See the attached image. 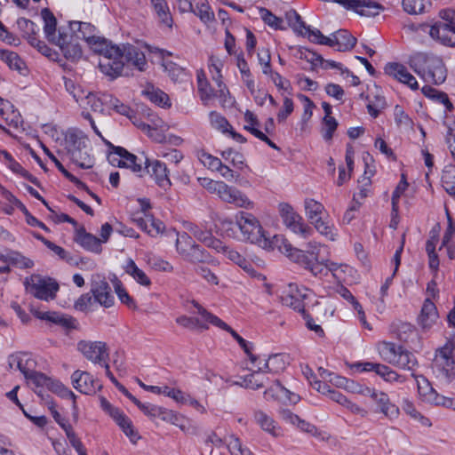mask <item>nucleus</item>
Listing matches in <instances>:
<instances>
[{
    "label": "nucleus",
    "mask_w": 455,
    "mask_h": 455,
    "mask_svg": "<svg viewBox=\"0 0 455 455\" xmlns=\"http://www.w3.org/2000/svg\"><path fill=\"white\" fill-rule=\"evenodd\" d=\"M178 252L187 260L195 262L198 258V246L195 237L187 232L178 234L176 240Z\"/></svg>",
    "instance_id": "20"
},
{
    "label": "nucleus",
    "mask_w": 455,
    "mask_h": 455,
    "mask_svg": "<svg viewBox=\"0 0 455 455\" xmlns=\"http://www.w3.org/2000/svg\"><path fill=\"white\" fill-rule=\"evenodd\" d=\"M264 395L266 399H268L269 397L275 400H283L287 398L290 401H294L293 397L290 396V395H291V392L283 387L277 380L271 387L265 391Z\"/></svg>",
    "instance_id": "44"
},
{
    "label": "nucleus",
    "mask_w": 455,
    "mask_h": 455,
    "mask_svg": "<svg viewBox=\"0 0 455 455\" xmlns=\"http://www.w3.org/2000/svg\"><path fill=\"white\" fill-rule=\"evenodd\" d=\"M91 292L95 301L105 307L114 305V296L108 283L100 275H94L92 281Z\"/></svg>",
    "instance_id": "16"
},
{
    "label": "nucleus",
    "mask_w": 455,
    "mask_h": 455,
    "mask_svg": "<svg viewBox=\"0 0 455 455\" xmlns=\"http://www.w3.org/2000/svg\"><path fill=\"white\" fill-rule=\"evenodd\" d=\"M259 13L265 23L274 28H279L283 23V20L274 15L270 11L266 8H260Z\"/></svg>",
    "instance_id": "56"
},
{
    "label": "nucleus",
    "mask_w": 455,
    "mask_h": 455,
    "mask_svg": "<svg viewBox=\"0 0 455 455\" xmlns=\"http://www.w3.org/2000/svg\"><path fill=\"white\" fill-rule=\"evenodd\" d=\"M201 242H203L207 247L212 248L217 251H222L231 261L237 264L243 269H248L250 263L247 259L238 251L225 246L219 239H215L211 236H204V238L201 237Z\"/></svg>",
    "instance_id": "18"
},
{
    "label": "nucleus",
    "mask_w": 455,
    "mask_h": 455,
    "mask_svg": "<svg viewBox=\"0 0 455 455\" xmlns=\"http://www.w3.org/2000/svg\"><path fill=\"white\" fill-rule=\"evenodd\" d=\"M307 298V290L299 288L296 284H289V287L281 297L282 303L289 307L305 314V299Z\"/></svg>",
    "instance_id": "15"
},
{
    "label": "nucleus",
    "mask_w": 455,
    "mask_h": 455,
    "mask_svg": "<svg viewBox=\"0 0 455 455\" xmlns=\"http://www.w3.org/2000/svg\"><path fill=\"white\" fill-rule=\"evenodd\" d=\"M122 57L140 71H144L148 66L144 52L134 45H123Z\"/></svg>",
    "instance_id": "23"
},
{
    "label": "nucleus",
    "mask_w": 455,
    "mask_h": 455,
    "mask_svg": "<svg viewBox=\"0 0 455 455\" xmlns=\"http://www.w3.org/2000/svg\"><path fill=\"white\" fill-rule=\"evenodd\" d=\"M116 422L123 429L124 434L131 438L132 442H134V439L138 438L137 434L134 432L132 428V421L128 417L123 415L121 419L119 420H116Z\"/></svg>",
    "instance_id": "60"
},
{
    "label": "nucleus",
    "mask_w": 455,
    "mask_h": 455,
    "mask_svg": "<svg viewBox=\"0 0 455 455\" xmlns=\"http://www.w3.org/2000/svg\"><path fill=\"white\" fill-rule=\"evenodd\" d=\"M26 379L38 395H43L44 387L52 390V386L55 381L44 373L36 371L35 369L26 377Z\"/></svg>",
    "instance_id": "30"
},
{
    "label": "nucleus",
    "mask_w": 455,
    "mask_h": 455,
    "mask_svg": "<svg viewBox=\"0 0 455 455\" xmlns=\"http://www.w3.org/2000/svg\"><path fill=\"white\" fill-rule=\"evenodd\" d=\"M235 219L244 241H249L266 249L276 247L274 238L269 240L266 236L259 220L252 213L241 211L235 214Z\"/></svg>",
    "instance_id": "5"
},
{
    "label": "nucleus",
    "mask_w": 455,
    "mask_h": 455,
    "mask_svg": "<svg viewBox=\"0 0 455 455\" xmlns=\"http://www.w3.org/2000/svg\"><path fill=\"white\" fill-rule=\"evenodd\" d=\"M139 409L153 420L159 419L163 421L173 423L177 419L172 411L151 403H142Z\"/></svg>",
    "instance_id": "26"
},
{
    "label": "nucleus",
    "mask_w": 455,
    "mask_h": 455,
    "mask_svg": "<svg viewBox=\"0 0 455 455\" xmlns=\"http://www.w3.org/2000/svg\"><path fill=\"white\" fill-rule=\"evenodd\" d=\"M288 356L284 354H275L266 360L259 370H264L265 372L278 373L283 371L287 364Z\"/></svg>",
    "instance_id": "32"
},
{
    "label": "nucleus",
    "mask_w": 455,
    "mask_h": 455,
    "mask_svg": "<svg viewBox=\"0 0 455 455\" xmlns=\"http://www.w3.org/2000/svg\"><path fill=\"white\" fill-rule=\"evenodd\" d=\"M124 67V57L100 59L99 68L107 76L115 79L122 75Z\"/></svg>",
    "instance_id": "25"
},
{
    "label": "nucleus",
    "mask_w": 455,
    "mask_h": 455,
    "mask_svg": "<svg viewBox=\"0 0 455 455\" xmlns=\"http://www.w3.org/2000/svg\"><path fill=\"white\" fill-rule=\"evenodd\" d=\"M41 18L44 21L45 37L52 44L55 43L58 39V34L56 33L57 20L55 16L48 8H44L41 11Z\"/></svg>",
    "instance_id": "31"
},
{
    "label": "nucleus",
    "mask_w": 455,
    "mask_h": 455,
    "mask_svg": "<svg viewBox=\"0 0 455 455\" xmlns=\"http://www.w3.org/2000/svg\"><path fill=\"white\" fill-rule=\"evenodd\" d=\"M432 368L439 376L447 380L455 378V345L453 343L447 342L435 351Z\"/></svg>",
    "instance_id": "9"
},
{
    "label": "nucleus",
    "mask_w": 455,
    "mask_h": 455,
    "mask_svg": "<svg viewBox=\"0 0 455 455\" xmlns=\"http://www.w3.org/2000/svg\"><path fill=\"white\" fill-rule=\"evenodd\" d=\"M69 28L77 39H84L87 44L96 36L97 28L89 22L73 20L69 22Z\"/></svg>",
    "instance_id": "29"
},
{
    "label": "nucleus",
    "mask_w": 455,
    "mask_h": 455,
    "mask_svg": "<svg viewBox=\"0 0 455 455\" xmlns=\"http://www.w3.org/2000/svg\"><path fill=\"white\" fill-rule=\"evenodd\" d=\"M65 149L69 159L82 169L94 165L92 145L89 138L81 131H69L65 137Z\"/></svg>",
    "instance_id": "4"
},
{
    "label": "nucleus",
    "mask_w": 455,
    "mask_h": 455,
    "mask_svg": "<svg viewBox=\"0 0 455 455\" xmlns=\"http://www.w3.org/2000/svg\"><path fill=\"white\" fill-rule=\"evenodd\" d=\"M377 374L382 377L386 381L389 382H403L405 380L404 378L399 375L396 371L381 363L377 367Z\"/></svg>",
    "instance_id": "51"
},
{
    "label": "nucleus",
    "mask_w": 455,
    "mask_h": 455,
    "mask_svg": "<svg viewBox=\"0 0 455 455\" xmlns=\"http://www.w3.org/2000/svg\"><path fill=\"white\" fill-rule=\"evenodd\" d=\"M439 315L436 306L427 298L424 300L420 314L419 315V323L423 328H430L438 319Z\"/></svg>",
    "instance_id": "28"
},
{
    "label": "nucleus",
    "mask_w": 455,
    "mask_h": 455,
    "mask_svg": "<svg viewBox=\"0 0 455 455\" xmlns=\"http://www.w3.org/2000/svg\"><path fill=\"white\" fill-rule=\"evenodd\" d=\"M53 323L60 324L68 329H71L75 327V320L71 317H66L63 315H60L56 312H52L50 321Z\"/></svg>",
    "instance_id": "64"
},
{
    "label": "nucleus",
    "mask_w": 455,
    "mask_h": 455,
    "mask_svg": "<svg viewBox=\"0 0 455 455\" xmlns=\"http://www.w3.org/2000/svg\"><path fill=\"white\" fill-rule=\"evenodd\" d=\"M226 185L227 183L221 180L201 178V186L209 193L216 195L220 199H221Z\"/></svg>",
    "instance_id": "46"
},
{
    "label": "nucleus",
    "mask_w": 455,
    "mask_h": 455,
    "mask_svg": "<svg viewBox=\"0 0 455 455\" xmlns=\"http://www.w3.org/2000/svg\"><path fill=\"white\" fill-rule=\"evenodd\" d=\"M421 91L425 96L442 103L445 107L446 111L451 112L453 109V105L445 92L437 91L428 85L423 86Z\"/></svg>",
    "instance_id": "39"
},
{
    "label": "nucleus",
    "mask_w": 455,
    "mask_h": 455,
    "mask_svg": "<svg viewBox=\"0 0 455 455\" xmlns=\"http://www.w3.org/2000/svg\"><path fill=\"white\" fill-rule=\"evenodd\" d=\"M210 123L213 128L220 131L222 133H228L232 127L228 121L217 112L210 113Z\"/></svg>",
    "instance_id": "49"
},
{
    "label": "nucleus",
    "mask_w": 455,
    "mask_h": 455,
    "mask_svg": "<svg viewBox=\"0 0 455 455\" xmlns=\"http://www.w3.org/2000/svg\"><path fill=\"white\" fill-rule=\"evenodd\" d=\"M1 196L4 202L2 201V211L8 215H12L15 208L20 210V204H22L12 192L7 190L3 186H0Z\"/></svg>",
    "instance_id": "38"
},
{
    "label": "nucleus",
    "mask_w": 455,
    "mask_h": 455,
    "mask_svg": "<svg viewBox=\"0 0 455 455\" xmlns=\"http://www.w3.org/2000/svg\"><path fill=\"white\" fill-rule=\"evenodd\" d=\"M395 120L397 125L403 127H411L413 123L410 116L404 112L403 108L396 105L394 109Z\"/></svg>",
    "instance_id": "54"
},
{
    "label": "nucleus",
    "mask_w": 455,
    "mask_h": 455,
    "mask_svg": "<svg viewBox=\"0 0 455 455\" xmlns=\"http://www.w3.org/2000/svg\"><path fill=\"white\" fill-rule=\"evenodd\" d=\"M403 8L409 14H418L423 12L422 0H403Z\"/></svg>",
    "instance_id": "58"
},
{
    "label": "nucleus",
    "mask_w": 455,
    "mask_h": 455,
    "mask_svg": "<svg viewBox=\"0 0 455 455\" xmlns=\"http://www.w3.org/2000/svg\"><path fill=\"white\" fill-rule=\"evenodd\" d=\"M411 376H413L416 379L419 395L423 398V400L427 402L435 390L432 387L430 382L424 376H416L414 373H411Z\"/></svg>",
    "instance_id": "47"
},
{
    "label": "nucleus",
    "mask_w": 455,
    "mask_h": 455,
    "mask_svg": "<svg viewBox=\"0 0 455 455\" xmlns=\"http://www.w3.org/2000/svg\"><path fill=\"white\" fill-rule=\"evenodd\" d=\"M208 323H211L229 332L231 336L237 341L239 346L243 348L244 353L249 357L250 361L252 363H256L258 357L251 353L253 347L252 344L249 343L244 339H243L235 330H233L229 325L224 323L218 316L209 313L201 307V329H207Z\"/></svg>",
    "instance_id": "10"
},
{
    "label": "nucleus",
    "mask_w": 455,
    "mask_h": 455,
    "mask_svg": "<svg viewBox=\"0 0 455 455\" xmlns=\"http://www.w3.org/2000/svg\"><path fill=\"white\" fill-rule=\"evenodd\" d=\"M201 163L211 171H219L222 167L220 159L206 153L201 154Z\"/></svg>",
    "instance_id": "63"
},
{
    "label": "nucleus",
    "mask_w": 455,
    "mask_h": 455,
    "mask_svg": "<svg viewBox=\"0 0 455 455\" xmlns=\"http://www.w3.org/2000/svg\"><path fill=\"white\" fill-rule=\"evenodd\" d=\"M164 395L181 404H191L195 406L198 404L197 401L196 399H192L189 395L169 386H167L165 391H164Z\"/></svg>",
    "instance_id": "43"
},
{
    "label": "nucleus",
    "mask_w": 455,
    "mask_h": 455,
    "mask_svg": "<svg viewBox=\"0 0 455 455\" xmlns=\"http://www.w3.org/2000/svg\"><path fill=\"white\" fill-rule=\"evenodd\" d=\"M76 241L84 249L100 254L102 251L101 241L95 235L86 233L84 231L79 232L76 235Z\"/></svg>",
    "instance_id": "33"
},
{
    "label": "nucleus",
    "mask_w": 455,
    "mask_h": 455,
    "mask_svg": "<svg viewBox=\"0 0 455 455\" xmlns=\"http://www.w3.org/2000/svg\"><path fill=\"white\" fill-rule=\"evenodd\" d=\"M77 349L84 356L93 363H102L108 357L107 345L101 341L81 340Z\"/></svg>",
    "instance_id": "13"
},
{
    "label": "nucleus",
    "mask_w": 455,
    "mask_h": 455,
    "mask_svg": "<svg viewBox=\"0 0 455 455\" xmlns=\"http://www.w3.org/2000/svg\"><path fill=\"white\" fill-rule=\"evenodd\" d=\"M23 284L28 293L45 301L54 299L59 291V284L54 279L38 274L27 276Z\"/></svg>",
    "instance_id": "8"
},
{
    "label": "nucleus",
    "mask_w": 455,
    "mask_h": 455,
    "mask_svg": "<svg viewBox=\"0 0 455 455\" xmlns=\"http://www.w3.org/2000/svg\"><path fill=\"white\" fill-rule=\"evenodd\" d=\"M0 260L4 263H11L19 268H31L34 267L32 259L16 251H10L5 256H0Z\"/></svg>",
    "instance_id": "35"
},
{
    "label": "nucleus",
    "mask_w": 455,
    "mask_h": 455,
    "mask_svg": "<svg viewBox=\"0 0 455 455\" xmlns=\"http://www.w3.org/2000/svg\"><path fill=\"white\" fill-rule=\"evenodd\" d=\"M372 400L378 404L380 412L389 419H395L399 416V408L390 402L387 394L378 390Z\"/></svg>",
    "instance_id": "27"
},
{
    "label": "nucleus",
    "mask_w": 455,
    "mask_h": 455,
    "mask_svg": "<svg viewBox=\"0 0 455 455\" xmlns=\"http://www.w3.org/2000/svg\"><path fill=\"white\" fill-rule=\"evenodd\" d=\"M116 422L123 429L124 434L131 438L132 442H134V439L138 438L137 434L134 432L132 428V421L128 417L123 415L121 419L119 420H116Z\"/></svg>",
    "instance_id": "59"
},
{
    "label": "nucleus",
    "mask_w": 455,
    "mask_h": 455,
    "mask_svg": "<svg viewBox=\"0 0 455 455\" xmlns=\"http://www.w3.org/2000/svg\"><path fill=\"white\" fill-rule=\"evenodd\" d=\"M110 43L111 42L106 38L96 36L94 38L89 41L88 45L95 53L100 55L104 49H107V47L110 44Z\"/></svg>",
    "instance_id": "62"
},
{
    "label": "nucleus",
    "mask_w": 455,
    "mask_h": 455,
    "mask_svg": "<svg viewBox=\"0 0 455 455\" xmlns=\"http://www.w3.org/2000/svg\"><path fill=\"white\" fill-rule=\"evenodd\" d=\"M108 104L117 113L127 116L130 120H132V114L133 113V111L131 109L129 106L122 103L116 98H110Z\"/></svg>",
    "instance_id": "57"
},
{
    "label": "nucleus",
    "mask_w": 455,
    "mask_h": 455,
    "mask_svg": "<svg viewBox=\"0 0 455 455\" xmlns=\"http://www.w3.org/2000/svg\"><path fill=\"white\" fill-rule=\"evenodd\" d=\"M0 60L6 63L11 69L16 70L20 74L26 69L24 61L14 52L0 49Z\"/></svg>",
    "instance_id": "36"
},
{
    "label": "nucleus",
    "mask_w": 455,
    "mask_h": 455,
    "mask_svg": "<svg viewBox=\"0 0 455 455\" xmlns=\"http://www.w3.org/2000/svg\"><path fill=\"white\" fill-rule=\"evenodd\" d=\"M314 37L310 36V41L322 45L336 47L339 52H347L351 50L356 43V38L348 31L340 29L332 34L331 37L323 36L320 30L312 33Z\"/></svg>",
    "instance_id": "11"
},
{
    "label": "nucleus",
    "mask_w": 455,
    "mask_h": 455,
    "mask_svg": "<svg viewBox=\"0 0 455 455\" xmlns=\"http://www.w3.org/2000/svg\"><path fill=\"white\" fill-rule=\"evenodd\" d=\"M323 127L322 129L323 138L325 140H331L333 137V133L338 127V122L334 117L331 118H323Z\"/></svg>",
    "instance_id": "53"
},
{
    "label": "nucleus",
    "mask_w": 455,
    "mask_h": 455,
    "mask_svg": "<svg viewBox=\"0 0 455 455\" xmlns=\"http://www.w3.org/2000/svg\"><path fill=\"white\" fill-rule=\"evenodd\" d=\"M125 272L131 275L137 283L143 286H149L151 281L146 273L138 267L135 262L129 259L124 266Z\"/></svg>",
    "instance_id": "37"
},
{
    "label": "nucleus",
    "mask_w": 455,
    "mask_h": 455,
    "mask_svg": "<svg viewBox=\"0 0 455 455\" xmlns=\"http://www.w3.org/2000/svg\"><path fill=\"white\" fill-rule=\"evenodd\" d=\"M159 22L167 28L172 27V17L165 0H150Z\"/></svg>",
    "instance_id": "34"
},
{
    "label": "nucleus",
    "mask_w": 455,
    "mask_h": 455,
    "mask_svg": "<svg viewBox=\"0 0 455 455\" xmlns=\"http://www.w3.org/2000/svg\"><path fill=\"white\" fill-rule=\"evenodd\" d=\"M220 200L224 203L233 204L237 208L246 210H252L255 206L254 202L251 201L246 194L237 188L228 184L226 185Z\"/></svg>",
    "instance_id": "19"
},
{
    "label": "nucleus",
    "mask_w": 455,
    "mask_h": 455,
    "mask_svg": "<svg viewBox=\"0 0 455 455\" xmlns=\"http://www.w3.org/2000/svg\"><path fill=\"white\" fill-rule=\"evenodd\" d=\"M73 387L82 394L93 395L101 388V385L89 372L76 371L71 375Z\"/></svg>",
    "instance_id": "17"
},
{
    "label": "nucleus",
    "mask_w": 455,
    "mask_h": 455,
    "mask_svg": "<svg viewBox=\"0 0 455 455\" xmlns=\"http://www.w3.org/2000/svg\"><path fill=\"white\" fill-rule=\"evenodd\" d=\"M53 44L59 46L65 58L70 61H77L82 58V48L72 35L59 29L58 39Z\"/></svg>",
    "instance_id": "14"
},
{
    "label": "nucleus",
    "mask_w": 455,
    "mask_h": 455,
    "mask_svg": "<svg viewBox=\"0 0 455 455\" xmlns=\"http://www.w3.org/2000/svg\"><path fill=\"white\" fill-rule=\"evenodd\" d=\"M115 290H116V292L119 299L124 304H125L130 308H135L136 307V305H135V302H134L133 299L132 297H130V295L128 294L126 290L123 287V285L120 283V281H117L115 283Z\"/></svg>",
    "instance_id": "55"
},
{
    "label": "nucleus",
    "mask_w": 455,
    "mask_h": 455,
    "mask_svg": "<svg viewBox=\"0 0 455 455\" xmlns=\"http://www.w3.org/2000/svg\"><path fill=\"white\" fill-rule=\"evenodd\" d=\"M274 243L278 250L291 260L310 271L315 276H319L326 270L323 260H320L322 245L315 241L309 242L306 250L292 247L283 235H274Z\"/></svg>",
    "instance_id": "2"
},
{
    "label": "nucleus",
    "mask_w": 455,
    "mask_h": 455,
    "mask_svg": "<svg viewBox=\"0 0 455 455\" xmlns=\"http://www.w3.org/2000/svg\"><path fill=\"white\" fill-rule=\"evenodd\" d=\"M9 367L12 370H19L25 378L35 369L36 362L28 353L19 352L8 357Z\"/></svg>",
    "instance_id": "22"
},
{
    "label": "nucleus",
    "mask_w": 455,
    "mask_h": 455,
    "mask_svg": "<svg viewBox=\"0 0 455 455\" xmlns=\"http://www.w3.org/2000/svg\"><path fill=\"white\" fill-rule=\"evenodd\" d=\"M439 16L442 20L430 27L429 36L444 46L455 47V10H441Z\"/></svg>",
    "instance_id": "7"
},
{
    "label": "nucleus",
    "mask_w": 455,
    "mask_h": 455,
    "mask_svg": "<svg viewBox=\"0 0 455 455\" xmlns=\"http://www.w3.org/2000/svg\"><path fill=\"white\" fill-rule=\"evenodd\" d=\"M164 68H165V70L168 72L170 78L174 83H180V84L189 83V76L185 68H183L172 62H169V63L165 64Z\"/></svg>",
    "instance_id": "40"
},
{
    "label": "nucleus",
    "mask_w": 455,
    "mask_h": 455,
    "mask_svg": "<svg viewBox=\"0 0 455 455\" xmlns=\"http://www.w3.org/2000/svg\"><path fill=\"white\" fill-rule=\"evenodd\" d=\"M108 145L112 149L108 154V161L111 165L130 169L139 177H142L146 172L160 188L167 189L171 187L172 182L169 179V172L164 163L159 160L150 161L145 159L143 161L122 147L114 146L111 142H108Z\"/></svg>",
    "instance_id": "1"
},
{
    "label": "nucleus",
    "mask_w": 455,
    "mask_h": 455,
    "mask_svg": "<svg viewBox=\"0 0 455 455\" xmlns=\"http://www.w3.org/2000/svg\"><path fill=\"white\" fill-rule=\"evenodd\" d=\"M146 94L148 98L150 100V101L158 106L166 107L170 105L168 103V95L160 90L147 91Z\"/></svg>",
    "instance_id": "52"
},
{
    "label": "nucleus",
    "mask_w": 455,
    "mask_h": 455,
    "mask_svg": "<svg viewBox=\"0 0 455 455\" xmlns=\"http://www.w3.org/2000/svg\"><path fill=\"white\" fill-rule=\"evenodd\" d=\"M387 75L397 79L400 83L408 85L412 90L419 88L416 78L407 70V68L399 63H387L385 67Z\"/></svg>",
    "instance_id": "21"
},
{
    "label": "nucleus",
    "mask_w": 455,
    "mask_h": 455,
    "mask_svg": "<svg viewBox=\"0 0 455 455\" xmlns=\"http://www.w3.org/2000/svg\"><path fill=\"white\" fill-rule=\"evenodd\" d=\"M44 151L49 156V158L55 164V166L58 170L71 182L76 184L78 188H85V184L80 181L76 177L71 174L68 171L65 169L63 164L56 158V156L45 147H44Z\"/></svg>",
    "instance_id": "48"
},
{
    "label": "nucleus",
    "mask_w": 455,
    "mask_h": 455,
    "mask_svg": "<svg viewBox=\"0 0 455 455\" xmlns=\"http://www.w3.org/2000/svg\"><path fill=\"white\" fill-rule=\"evenodd\" d=\"M409 65L428 83L441 84L447 77V69L442 58L432 53L417 52L410 57Z\"/></svg>",
    "instance_id": "3"
},
{
    "label": "nucleus",
    "mask_w": 455,
    "mask_h": 455,
    "mask_svg": "<svg viewBox=\"0 0 455 455\" xmlns=\"http://www.w3.org/2000/svg\"><path fill=\"white\" fill-rule=\"evenodd\" d=\"M264 370H259V366L257 370L253 371L251 374L247 375L243 379L244 386L251 389H259L264 387V381L267 379Z\"/></svg>",
    "instance_id": "42"
},
{
    "label": "nucleus",
    "mask_w": 455,
    "mask_h": 455,
    "mask_svg": "<svg viewBox=\"0 0 455 455\" xmlns=\"http://www.w3.org/2000/svg\"><path fill=\"white\" fill-rule=\"evenodd\" d=\"M20 210L21 212L25 215L26 222L31 226V227H38L42 228L43 230L48 232L49 228L45 226L44 223L37 220L36 217H34L27 209V207L23 204H20Z\"/></svg>",
    "instance_id": "61"
},
{
    "label": "nucleus",
    "mask_w": 455,
    "mask_h": 455,
    "mask_svg": "<svg viewBox=\"0 0 455 455\" xmlns=\"http://www.w3.org/2000/svg\"><path fill=\"white\" fill-rule=\"evenodd\" d=\"M254 419L260 428L275 438L283 436V428L267 413L262 411L254 412Z\"/></svg>",
    "instance_id": "24"
},
{
    "label": "nucleus",
    "mask_w": 455,
    "mask_h": 455,
    "mask_svg": "<svg viewBox=\"0 0 455 455\" xmlns=\"http://www.w3.org/2000/svg\"><path fill=\"white\" fill-rule=\"evenodd\" d=\"M278 211L283 224L292 232L301 235L304 238L311 235V228L303 222L302 217L289 204H279Z\"/></svg>",
    "instance_id": "12"
},
{
    "label": "nucleus",
    "mask_w": 455,
    "mask_h": 455,
    "mask_svg": "<svg viewBox=\"0 0 455 455\" xmlns=\"http://www.w3.org/2000/svg\"><path fill=\"white\" fill-rule=\"evenodd\" d=\"M378 349L384 361L400 369L413 371L418 364L417 359L411 352L392 342H379Z\"/></svg>",
    "instance_id": "6"
},
{
    "label": "nucleus",
    "mask_w": 455,
    "mask_h": 455,
    "mask_svg": "<svg viewBox=\"0 0 455 455\" xmlns=\"http://www.w3.org/2000/svg\"><path fill=\"white\" fill-rule=\"evenodd\" d=\"M17 25L19 28L23 31V36H26L28 40L35 36L39 31V28L36 23L25 18H20L17 20Z\"/></svg>",
    "instance_id": "50"
},
{
    "label": "nucleus",
    "mask_w": 455,
    "mask_h": 455,
    "mask_svg": "<svg viewBox=\"0 0 455 455\" xmlns=\"http://www.w3.org/2000/svg\"><path fill=\"white\" fill-rule=\"evenodd\" d=\"M306 215L310 221L321 218L324 212V206L314 199L308 198L305 200Z\"/></svg>",
    "instance_id": "45"
},
{
    "label": "nucleus",
    "mask_w": 455,
    "mask_h": 455,
    "mask_svg": "<svg viewBox=\"0 0 455 455\" xmlns=\"http://www.w3.org/2000/svg\"><path fill=\"white\" fill-rule=\"evenodd\" d=\"M444 190L455 199V165L447 166L442 175Z\"/></svg>",
    "instance_id": "41"
}]
</instances>
